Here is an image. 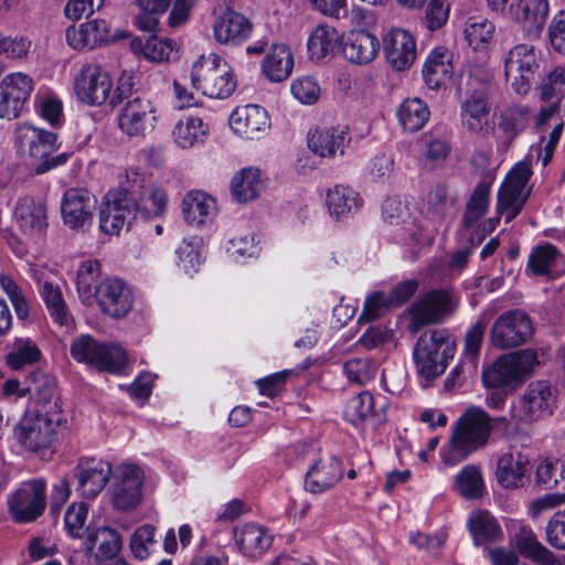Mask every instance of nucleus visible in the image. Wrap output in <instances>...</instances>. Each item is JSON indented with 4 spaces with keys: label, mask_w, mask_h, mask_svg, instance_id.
<instances>
[{
    "label": "nucleus",
    "mask_w": 565,
    "mask_h": 565,
    "mask_svg": "<svg viewBox=\"0 0 565 565\" xmlns=\"http://www.w3.org/2000/svg\"><path fill=\"white\" fill-rule=\"evenodd\" d=\"M507 422L505 417H490L481 407H469L458 418L448 444L440 449L441 461L446 466L463 461L488 443L495 423Z\"/></svg>",
    "instance_id": "f257e3e1"
},
{
    "label": "nucleus",
    "mask_w": 565,
    "mask_h": 565,
    "mask_svg": "<svg viewBox=\"0 0 565 565\" xmlns=\"http://www.w3.org/2000/svg\"><path fill=\"white\" fill-rule=\"evenodd\" d=\"M455 350L456 342L446 329L424 332L413 352L417 373L426 380L437 379L446 371Z\"/></svg>",
    "instance_id": "f03ea898"
},
{
    "label": "nucleus",
    "mask_w": 565,
    "mask_h": 565,
    "mask_svg": "<svg viewBox=\"0 0 565 565\" xmlns=\"http://www.w3.org/2000/svg\"><path fill=\"white\" fill-rule=\"evenodd\" d=\"M64 420L57 412H26L14 426V438L25 451L41 456L53 445Z\"/></svg>",
    "instance_id": "7ed1b4c3"
},
{
    "label": "nucleus",
    "mask_w": 565,
    "mask_h": 565,
    "mask_svg": "<svg viewBox=\"0 0 565 565\" xmlns=\"http://www.w3.org/2000/svg\"><path fill=\"white\" fill-rule=\"evenodd\" d=\"M141 179L134 171H126V181L117 189L109 191L104 199L99 212V227L106 234H118L137 213V203L129 193L140 188Z\"/></svg>",
    "instance_id": "20e7f679"
},
{
    "label": "nucleus",
    "mask_w": 565,
    "mask_h": 565,
    "mask_svg": "<svg viewBox=\"0 0 565 565\" xmlns=\"http://www.w3.org/2000/svg\"><path fill=\"white\" fill-rule=\"evenodd\" d=\"M191 79L194 87L210 98L224 99L236 88L231 65L215 53L201 55L192 66Z\"/></svg>",
    "instance_id": "39448f33"
},
{
    "label": "nucleus",
    "mask_w": 565,
    "mask_h": 565,
    "mask_svg": "<svg viewBox=\"0 0 565 565\" xmlns=\"http://www.w3.org/2000/svg\"><path fill=\"white\" fill-rule=\"evenodd\" d=\"M15 143L21 151L26 152L35 162L38 174L64 164L67 153L54 154L58 148L57 136L54 132L33 127L29 124L19 125L15 130Z\"/></svg>",
    "instance_id": "423d86ee"
},
{
    "label": "nucleus",
    "mask_w": 565,
    "mask_h": 565,
    "mask_svg": "<svg viewBox=\"0 0 565 565\" xmlns=\"http://www.w3.org/2000/svg\"><path fill=\"white\" fill-rule=\"evenodd\" d=\"M557 391L547 381H535L513 402L510 418L516 425H531L554 414Z\"/></svg>",
    "instance_id": "0eeeda50"
},
{
    "label": "nucleus",
    "mask_w": 565,
    "mask_h": 565,
    "mask_svg": "<svg viewBox=\"0 0 565 565\" xmlns=\"http://www.w3.org/2000/svg\"><path fill=\"white\" fill-rule=\"evenodd\" d=\"M74 90L84 104L100 106L109 100L111 106H116L122 103L124 84L117 87L118 94L111 96L113 81L109 73L97 63H87L74 77Z\"/></svg>",
    "instance_id": "6e6552de"
},
{
    "label": "nucleus",
    "mask_w": 565,
    "mask_h": 565,
    "mask_svg": "<svg viewBox=\"0 0 565 565\" xmlns=\"http://www.w3.org/2000/svg\"><path fill=\"white\" fill-rule=\"evenodd\" d=\"M532 166L527 160L518 162L504 178L497 196L495 212L505 222L513 221L523 210L531 195L527 185L532 177Z\"/></svg>",
    "instance_id": "1a4fd4ad"
},
{
    "label": "nucleus",
    "mask_w": 565,
    "mask_h": 565,
    "mask_svg": "<svg viewBox=\"0 0 565 565\" xmlns=\"http://www.w3.org/2000/svg\"><path fill=\"white\" fill-rule=\"evenodd\" d=\"M504 76L514 93L530 92L541 70V54L526 43L511 47L502 58Z\"/></svg>",
    "instance_id": "9d476101"
},
{
    "label": "nucleus",
    "mask_w": 565,
    "mask_h": 565,
    "mask_svg": "<svg viewBox=\"0 0 565 565\" xmlns=\"http://www.w3.org/2000/svg\"><path fill=\"white\" fill-rule=\"evenodd\" d=\"M458 305L459 298L451 289L427 291L409 307L411 332L415 333L425 326L443 322L456 311Z\"/></svg>",
    "instance_id": "9b49d317"
},
{
    "label": "nucleus",
    "mask_w": 565,
    "mask_h": 565,
    "mask_svg": "<svg viewBox=\"0 0 565 565\" xmlns=\"http://www.w3.org/2000/svg\"><path fill=\"white\" fill-rule=\"evenodd\" d=\"M71 355L79 363L108 372H118L127 363V354L119 345L100 343L88 334L73 340Z\"/></svg>",
    "instance_id": "f8f14e48"
},
{
    "label": "nucleus",
    "mask_w": 565,
    "mask_h": 565,
    "mask_svg": "<svg viewBox=\"0 0 565 565\" xmlns=\"http://www.w3.org/2000/svg\"><path fill=\"white\" fill-rule=\"evenodd\" d=\"M9 512L19 523L36 520L45 510V482L33 479L22 482L8 499Z\"/></svg>",
    "instance_id": "ddd939ff"
},
{
    "label": "nucleus",
    "mask_w": 565,
    "mask_h": 565,
    "mask_svg": "<svg viewBox=\"0 0 565 565\" xmlns=\"http://www.w3.org/2000/svg\"><path fill=\"white\" fill-rule=\"evenodd\" d=\"M533 333L531 318L521 310H509L498 317L491 328V342L495 348L510 349L525 343Z\"/></svg>",
    "instance_id": "4468645a"
},
{
    "label": "nucleus",
    "mask_w": 565,
    "mask_h": 565,
    "mask_svg": "<svg viewBox=\"0 0 565 565\" xmlns=\"http://www.w3.org/2000/svg\"><path fill=\"white\" fill-rule=\"evenodd\" d=\"M34 88V82L25 73L6 75L0 82V119H18Z\"/></svg>",
    "instance_id": "2eb2a0df"
},
{
    "label": "nucleus",
    "mask_w": 565,
    "mask_h": 565,
    "mask_svg": "<svg viewBox=\"0 0 565 565\" xmlns=\"http://www.w3.org/2000/svg\"><path fill=\"white\" fill-rule=\"evenodd\" d=\"M118 127L128 137H145L157 124V109L151 100L141 97L128 99L121 106Z\"/></svg>",
    "instance_id": "dca6fc26"
},
{
    "label": "nucleus",
    "mask_w": 565,
    "mask_h": 565,
    "mask_svg": "<svg viewBox=\"0 0 565 565\" xmlns=\"http://www.w3.org/2000/svg\"><path fill=\"white\" fill-rule=\"evenodd\" d=\"M115 477L111 488L114 507L122 511L135 509L141 501L142 470L136 465L125 463L117 468Z\"/></svg>",
    "instance_id": "f3484780"
},
{
    "label": "nucleus",
    "mask_w": 565,
    "mask_h": 565,
    "mask_svg": "<svg viewBox=\"0 0 565 565\" xmlns=\"http://www.w3.org/2000/svg\"><path fill=\"white\" fill-rule=\"evenodd\" d=\"M13 221L29 239H39L49 226L46 204L32 196H23L15 203Z\"/></svg>",
    "instance_id": "a211bd4d"
},
{
    "label": "nucleus",
    "mask_w": 565,
    "mask_h": 565,
    "mask_svg": "<svg viewBox=\"0 0 565 565\" xmlns=\"http://www.w3.org/2000/svg\"><path fill=\"white\" fill-rule=\"evenodd\" d=\"M348 125L316 128L308 134V148L320 158L333 159L344 156L351 142Z\"/></svg>",
    "instance_id": "6ab92c4d"
},
{
    "label": "nucleus",
    "mask_w": 565,
    "mask_h": 565,
    "mask_svg": "<svg viewBox=\"0 0 565 565\" xmlns=\"http://www.w3.org/2000/svg\"><path fill=\"white\" fill-rule=\"evenodd\" d=\"M96 198L86 189L71 188L64 192L61 212L64 223L73 230L83 228L90 223Z\"/></svg>",
    "instance_id": "aec40b11"
},
{
    "label": "nucleus",
    "mask_w": 565,
    "mask_h": 565,
    "mask_svg": "<svg viewBox=\"0 0 565 565\" xmlns=\"http://www.w3.org/2000/svg\"><path fill=\"white\" fill-rule=\"evenodd\" d=\"M232 130L239 137L254 140L264 137L270 128V119L265 108L248 104L236 107L230 117Z\"/></svg>",
    "instance_id": "412c9836"
},
{
    "label": "nucleus",
    "mask_w": 565,
    "mask_h": 565,
    "mask_svg": "<svg viewBox=\"0 0 565 565\" xmlns=\"http://www.w3.org/2000/svg\"><path fill=\"white\" fill-rule=\"evenodd\" d=\"M111 475L109 462L97 458L81 460L74 470L77 491L83 498L94 499L105 488Z\"/></svg>",
    "instance_id": "4be33fe9"
},
{
    "label": "nucleus",
    "mask_w": 565,
    "mask_h": 565,
    "mask_svg": "<svg viewBox=\"0 0 565 565\" xmlns=\"http://www.w3.org/2000/svg\"><path fill=\"white\" fill-rule=\"evenodd\" d=\"M94 297L100 309L114 318L125 317L132 308L131 290L118 278L102 281Z\"/></svg>",
    "instance_id": "5701e85b"
},
{
    "label": "nucleus",
    "mask_w": 565,
    "mask_h": 565,
    "mask_svg": "<svg viewBox=\"0 0 565 565\" xmlns=\"http://www.w3.org/2000/svg\"><path fill=\"white\" fill-rule=\"evenodd\" d=\"M380 46L379 39L366 30H351L342 35V54L352 64L371 63L376 57Z\"/></svg>",
    "instance_id": "b1692460"
},
{
    "label": "nucleus",
    "mask_w": 565,
    "mask_h": 565,
    "mask_svg": "<svg viewBox=\"0 0 565 565\" xmlns=\"http://www.w3.org/2000/svg\"><path fill=\"white\" fill-rule=\"evenodd\" d=\"M65 38L72 49L85 50L113 41L116 35L111 33L107 21L95 19L67 28Z\"/></svg>",
    "instance_id": "393cba45"
},
{
    "label": "nucleus",
    "mask_w": 565,
    "mask_h": 565,
    "mask_svg": "<svg viewBox=\"0 0 565 565\" xmlns=\"http://www.w3.org/2000/svg\"><path fill=\"white\" fill-rule=\"evenodd\" d=\"M387 62L396 71L408 68L416 58V43L413 35L403 29H394L383 41Z\"/></svg>",
    "instance_id": "a878e982"
},
{
    "label": "nucleus",
    "mask_w": 565,
    "mask_h": 565,
    "mask_svg": "<svg viewBox=\"0 0 565 565\" xmlns=\"http://www.w3.org/2000/svg\"><path fill=\"white\" fill-rule=\"evenodd\" d=\"M548 11L547 0H516L510 4L508 19L515 22L523 32L536 35L543 30Z\"/></svg>",
    "instance_id": "bb28decb"
},
{
    "label": "nucleus",
    "mask_w": 565,
    "mask_h": 565,
    "mask_svg": "<svg viewBox=\"0 0 565 565\" xmlns=\"http://www.w3.org/2000/svg\"><path fill=\"white\" fill-rule=\"evenodd\" d=\"M343 476L341 462L332 456L316 460L305 478V489L313 494L332 489Z\"/></svg>",
    "instance_id": "cd10ccee"
},
{
    "label": "nucleus",
    "mask_w": 565,
    "mask_h": 565,
    "mask_svg": "<svg viewBox=\"0 0 565 565\" xmlns=\"http://www.w3.org/2000/svg\"><path fill=\"white\" fill-rule=\"evenodd\" d=\"M253 25L243 14L226 10L216 18L213 24V34L216 42L226 45H238L246 41Z\"/></svg>",
    "instance_id": "c85d7f7f"
},
{
    "label": "nucleus",
    "mask_w": 565,
    "mask_h": 565,
    "mask_svg": "<svg viewBox=\"0 0 565 565\" xmlns=\"http://www.w3.org/2000/svg\"><path fill=\"white\" fill-rule=\"evenodd\" d=\"M530 471V460L520 451H508L500 456L497 462L495 477L507 489L523 487Z\"/></svg>",
    "instance_id": "c756f323"
},
{
    "label": "nucleus",
    "mask_w": 565,
    "mask_h": 565,
    "mask_svg": "<svg viewBox=\"0 0 565 565\" xmlns=\"http://www.w3.org/2000/svg\"><path fill=\"white\" fill-rule=\"evenodd\" d=\"M84 546L87 553L94 554L98 559H111L120 552L122 539L115 529L109 526L87 527Z\"/></svg>",
    "instance_id": "7c9ffc66"
},
{
    "label": "nucleus",
    "mask_w": 565,
    "mask_h": 565,
    "mask_svg": "<svg viewBox=\"0 0 565 565\" xmlns=\"http://www.w3.org/2000/svg\"><path fill=\"white\" fill-rule=\"evenodd\" d=\"M490 113L489 89L481 85L470 93L461 105L462 124L471 131L478 132L488 122Z\"/></svg>",
    "instance_id": "2f4dec72"
},
{
    "label": "nucleus",
    "mask_w": 565,
    "mask_h": 565,
    "mask_svg": "<svg viewBox=\"0 0 565 565\" xmlns=\"http://www.w3.org/2000/svg\"><path fill=\"white\" fill-rule=\"evenodd\" d=\"M127 171H134L142 180L140 188H137L138 190L135 193H129L137 203V212L146 216L162 215L167 206L166 192L152 185L150 178L140 173L137 169L130 168Z\"/></svg>",
    "instance_id": "473e14b6"
},
{
    "label": "nucleus",
    "mask_w": 565,
    "mask_h": 565,
    "mask_svg": "<svg viewBox=\"0 0 565 565\" xmlns=\"http://www.w3.org/2000/svg\"><path fill=\"white\" fill-rule=\"evenodd\" d=\"M295 65L290 47L282 43L273 44L262 63V73L271 83H281L292 73Z\"/></svg>",
    "instance_id": "72a5a7b5"
},
{
    "label": "nucleus",
    "mask_w": 565,
    "mask_h": 565,
    "mask_svg": "<svg viewBox=\"0 0 565 565\" xmlns=\"http://www.w3.org/2000/svg\"><path fill=\"white\" fill-rule=\"evenodd\" d=\"M452 73V53L444 46L434 49L423 67L426 85L430 89H437L451 77Z\"/></svg>",
    "instance_id": "f704fd0d"
},
{
    "label": "nucleus",
    "mask_w": 565,
    "mask_h": 565,
    "mask_svg": "<svg viewBox=\"0 0 565 565\" xmlns=\"http://www.w3.org/2000/svg\"><path fill=\"white\" fill-rule=\"evenodd\" d=\"M182 212L186 223L200 226L214 218L217 212L216 202L203 191H191L182 201Z\"/></svg>",
    "instance_id": "c9c22d12"
},
{
    "label": "nucleus",
    "mask_w": 565,
    "mask_h": 565,
    "mask_svg": "<svg viewBox=\"0 0 565 565\" xmlns=\"http://www.w3.org/2000/svg\"><path fill=\"white\" fill-rule=\"evenodd\" d=\"M342 36L338 30L328 24L317 25L307 42L308 53L312 61H321L332 56L338 47L341 49Z\"/></svg>",
    "instance_id": "e433bc0d"
},
{
    "label": "nucleus",
    "mask_w": 565,
    "mask_h": 565,
    "mask_svg": "<svg viewBox=\"0 0 565 565\" xmlns=\"http://www.w3.org/2000/svg\"><path fill=\"white\" fill-rule=\"evenodd\" d=\"M468 529L475 545H484L503 537L498 520L486 510L473 511L468 519Z\"/></svg>",
    "instance_id": "4c0bfd02"
},
{
    "label": "nucleus",
    "mask_w": 565,
    "mask_h": 565,
    "mask_svg": "<svg viewBox=\"0 0 565 565\" xmlns=\"http://www.w3.org/2000/svg\"><path fill=\"white\" fill-rule=\"evenodd\" d=\"M130 46L135 54L157 63L170 61L178 52L177 42L151 35L134 39Z\"/></svg>",
    "instance_id": "58836bf2"
},
{
    "label": "nucleus",
    "mask_w": 565,
    "mask_h": 565,
    "mask_svg": "<svg viewBox=\"0 0 565 565\" xmlns=\"http://www.w3.org/2000/svg\"><path fill=\"white\" fill-rule=\"evenodd\" d=\"M362 198L350 186L338 184L327 193V207L337 220L345 218L359 211Z\"/></svg>",
    "instance_id": "ea45409f"
},
{
    "label": "nucleus",
    "mask_w": 565,
    "mask_h": 565,
    "mask_svg": "<svg viewBox=\"0 0 565 565\" xmlns=\"http://www.w3.org/2000/svg\"><path fill=\"white\" fill-rule=\"evenodd\" d=\"M38 284L40 296L52 320L62 327L71 326L73 317L67 308L60 286L49 280L41 281L39 278Z\"/></svg>",
    "instance_id": "a19ab883"
},
{
    "label": "nucleus",
    "mask_w": 565,
    "mask_h": 565,
    "mask_svg": "<svg viewBox=\"0 0 565 565\" xmlns=\"http://www.w3.org/2000/svg\"><path fill=\"white\" fill-rule=\"evenodd\" d=\"M482 382L489 388L513 390L522 383V380L510 358L503 355L482 372Z\"/></svg>",
    "instance_id": "79ce46f5"
},
{
    "label": "nucleus",
    "mask_w": 565,
    "mask_h": 565,
    "mask_svg": "<svg viewBox=\"0 0 565 565\" xmlns=\"http://www.w3.org/2000/svg\"><path fill=\"white\" fill-rule=\"evenodd\" d=\"M519 552L537 565H561L559 559L537 541L534 532L529 527H521L515 535Z\"/></svg>",
    "instance_id": "37998d69"
},
{
    "label": "nucleus",
    "mask_w": 565,
    "mask_h": 565,
    "mask_svg": "<svg viewBox=\"0 0 565 565\" xmlns=\"http://www.w3.org/2000/svg\"><path fill=\"white\" fill-rule=\"evenodd\" d=\"M263 188L262 173L257 168H244L231 181L232 195L242 203L255 200Z\"/></svg>",
    "instance_id": "c03bdc74"
},
{
    "label": "nucleus",
    "mask_w": 565,
    "mask_h": 565,
    "mask_svg": "<svg viewBox=\"0 0 565 565\" xmlns=\"http://www.w3.org/2000/svg\"><path fill=\"white\" fill-rule=\"evenodd\" d=\"M209 130V125L201 118L189 116L177 122L172 136L181 149H190L203 143Z\"/></svg>",
    "instance_id": "a18cd8bd"
},
{
    "label": "nucleus",
    "mask_w": 565,
    "mask_h": 565,
    "mask_svg": "<svg viewBox=\"0 0 565 565\" xmlns=\"http://www.w3.org/2000/svg\"><path fill=\"white\" fill-rule=\"evenodd\" d=\"M397 119L404 131L416 132L429 120L430 110L418 97L406 98L397 108Z\"/></svg>",
    "instance_id": "49530a36"
},
{
    "label": "nucleus",
    "mask_w": 565,
    "mask_h": 565,
    "mask_svg": "<svg viewBox=\"0 0 565 565\" xmlns=\"http://www.w3.org/2000/svg\"><path fill=\"white\" fill-rule=\"evenodd\" d=\"M29 376L31 398L43 407L49 406L46 412H57L61 414L55 380L43 372H33Z\"/></svg>",
    "instance_id": "de8ad7c7"
},
{
    "label": "nucleus",
    "mask_w": 565,
    "mask_h": 565,
    "mask_svg": "<svg viewBox=\"0 0 565 565\" xmlns=\"http://www.w3.org/2000/svg\"><path fill=\"white\" fill-rule=\"evenodd\" d=\"M236 544L244 555L255 556L269 548L273 537L267 531L255 524H246L235 534Z\"/></svg>",
    "instance_id": "09e8293b"
},
{
    "label": "nucleus",
    "mask_w": 565,
    "mask_h": 565,
    "mask_svg": "<svg viewBox=\"0 0 565 565\" xmlns=\"http://www.w3.org/2000/svg\"><path fill=\"white\" fill-rule=\"evenodd\" d=\"M454 489L467 500L482 497L486 488L480 468L476 465L465 466L455 476Z\"/></svg>",
    "instance_id": "8fccbe9b"
},
{
    "label": "nucleus",
    "mask_w": 565,
    "mask_h": 565,
    "mask_svg": "<svg viewBox=\"0 0 565 565\" xmlns=\"http://www.w3.org/2000/svg\"><path fill=\"white\" fill-rule=\"evenodd\" d=\"M530 108L526 106H509L500 115L498 128L503 132L504 139L510 145L522 132L530 120Z\"/></svg>",
    "instance_id": "3c124183"
},
{
    "label": "nucleus",
    "mask_w": 565,
    "mask_h": 565,
    "mask_svg": "<svg viewBox=\"0 0 565 565\" xmlns=\"http://www.w3.org/2000/svg\"><path fill=\"white\" fill-rule=\"evenodd\" d=\"M494 31V24L486 18L470 17L466 21L465 36L475 51L486 50L492 42Z\"/></svg>",
    "instance_id": "603ef678"
},
{
    "label": "nucleus",
    "mask_w": 565,
    "mask_h": 565,
    "mask_svg": "<svg viewBox=\"0 0 565 565\" xmlns=\"http://www.w3.org/2000/svg\"><path fill=\"white\" fill-rule=\"evenodd\" d=\"M41 351L38 344L30 338H15L12 351L8 353L7 364L13 370H20L25 365L38 362Z\"/></svg>",
    "instance_id": "864d4df0"
},
{
    "label": "nucleus",
    "mask_w": 565,
    "mask_h": 565,
    "mask_svg": "<svg viewBox=\"0 0 565 565\" xmlns=\"http://www.w3.org/2000/svg\"><path fill=\"white\" fill-rule=\"evenodd\" d=\"M100 276V265L97 260L88 259L81 264L76 274L77 292L83 300H89L96 295Z\"/></svg>",
    "instance_id": "5fc2aeb1"
},
{
    "label": "nucleus",
    "mask_w": 565,
    "mask_h": 565,
    "mask_svg": "<svg viewBox=\"0 0 565 565\" xmlns=\"http://www.w3.org/2000/svg\"><path fill=\"white\" fill-rule=\"evenodd\" d=\"M490 202V189L486 184H479L472 192L462 217V224L470 228L486 215Z\"/></svg>",
    "instance_id": "6e6d98bb"
},
{
    "label": "nucleus",
    "mask_w": 565,
    "mask_h": 565,
    "mask_svg": "<svg viewBox=\"0 0 565 565\" xmlns=\"http://www.w3.org/2000/svg\"><path fill=\"white\" fill-rule=\"evenodd\" d=\"M374 413V397L369 392H362L350 398L344 407V418L354 426L360 425Z\"/></svg>",
    "instance_id": "4d7b16f0"
},
{
    "label": "nucleus",
    "mask_w": 565,
    "mask_h": 565,
    "mask_svg": "<svg viewBox=\"0 0 565 565\" xmlns=\"http://www.w3.org/2000/svg\"><path fill=\"white\" fill-rule=\"evenodd\" d=\"M561 256L558 248L550 243H545L535 247L527 262V267L537 276L550 274L551 268L556 264Z\"/></svg>",
    "instance_id": "13d9d810"
},
{
    "label": "nucleus",
    "mask_w": 565,
    "mask_h": 565,
    "mask_svg": "<svg viewBox=\"0 0 565 565\" xmlns=\"http://www.w3.org/2000/svg\"><path fill=\"white\" fill-rule=\"evenodd\" d=\"M178 265L186 273L198 271L202 263V241L198 236L183 239L177 249Z\"/></svg>",
    "instance_id": "bf43d9fd"
},
{
    "label": "nucleus",
    "mask_w": 565,
    "mask_h": 565,
    "mask_svg": "<svg viewBox=\"0 0 565 565\" xmlns=\"http://www.w3.org/2000/svg\"><path fill=\"white\" fill-rule=\"evenodd\" d=\"M455 200L448 194L445 185L434 186L427 196L426 212L437 221L443 220L454 209Z\"/></svg>",
    "instance_id": "052dcab7"
},
{
    "label": "nucleus",
    "mask_w": 565,
    "mask_h": 565,
    "mask_svg": "<svg viewBox=\"0 0 565 565\" xmlns=\"http://www.w3.org/2000/svg\"><path fill=\"white\" fill-rule=\"evenodd\" d=\"M0 288L10 299L18 319L29 317L30 306L18 282L9 274H0Z\"/></svg>",
    "instance_id": "680f3d73"
},
{
    "label": "nucleus",
    "mask_w": 565,
    "mask_h": 565,
    "mask_svg": "<svg viewBox=\"0 0 565 565\" xmlns=\"http://www.w3.org/2000/svg\"><path fill=\"white\" fill-rule=\"evenodd\" d=\"M343 372L350 382L365 384L376 374V365L370 358H352L344 362Z\"/></svg>",
    "instance_id": "e2e57ef3"
},
{
    "label": "nucleus",
    "mask_w": 565,
    "mask_h": 565,
    "mask_svg": "<svg viewBox=\"0 0 565 565\" xmlns=\"http://www.w3.org/2000/svg\"><path fill=\"white\" fill-rule=\"evenodd\" d=\"M540 96L545 102H559L565 96V64L557 66L542 79Z\"/></svg>",
    "instance_id": "0e129e2a"
},
{
    "label": "nucleus",
    "mask_w": 565,
    "mask_h": 565,
    "mask_svg": "<svg viewBox=\"0 0 565 565\" xmlns=\"http://www.w3.org/2000/svg\"><path fill=\"white\" fill-rule=\"evenodd\" d=\"M36 111L51 125H57L62 118L63 104L50 92H39L34 99Z\"/></svg>",
    "instance_id": "69168bd1"
},
{
    "label": "nucleus",
    "mask_w": 565,
    "mask_h": 565,
    "mask_svg": "<svg viewBox=\"0 0 565 565\" xmlns=\"http://www.w3.org/2000/svg\"><path fill=\"white\" fill-rule=\"evenodd\" d=\"M154 526L145 524L135 530L131 535L129 547L132 555L138 559H146L154 546Z\"/></svg>",
    "instance_id": "338daca9"
},
{
    "label": "nucleus",
    "mask_w": 565,
    "mask_h": 565,
    "mask_svg": "<svg viewBox=\"0 0 565 565\" xmlns=\"http://www.w3.org/2000/svg\"><path fill=\"white\" fill-rule=\"evenodd\" d=\"M88 515V507L84 502L71 504L64 516V524L68 534L73 537L85 539L87 529L85 530V523Z\"/></svg>",
    "instance_id": "774afa93"
}]
</instances>
